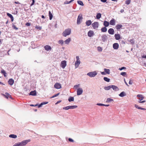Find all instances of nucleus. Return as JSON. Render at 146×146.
<instances>
[{
    "instance_id": "f257e3e1",
    "label": "nucleus",
    "mask_w": 146,
    "mask_h": 146,
    "mask_svg": "<svg viewBox=\"0 0 146 146\" xmlns=\"http://www.w3.org/2000/svg\"><path fill=\"white\" fill-rule=\"evenodd\" d=\"M30 141V139L24 140L21 142L16 143L13 146H25L28 142Z\"/></svg>"
},
{
    "instance_id": "f03ea898",
    "label": "nucleus",
    "mask_w": 146,
    "mask_h": 146,
    "mask_svg": "<svg viewBox=\"0 0 146 146\" xmlns=\"http://www.w3.org/2000/svg\"><path fill=\"white\" fill-rule=\"evenodd\" d=\"M71 31L70 29H67L65 30L62 34L63 36L66 37L67 36L70 35L71 33Z\"/></svg>"
},
{
    "instance_id": "7ed1b4c3",
    "label": "nucleus",
    "mask_w": 146,
    "mask_h": 146,
    "mask_svg": "<svg viewBox=\"0 0 146 146\" xmlns=\"http://www.w3.org/2000/svg\"><path fill=\"white\" fill-rule=\"evenodd\" d=\"M97 74V73L96 71L93 72H91L88 73L87 74V75L89 76L90 77H94Z\"/></svg>"
},
{
    "instance_id": "20e7f679",
    "label": "nucleus",
    "mask_w": 146,
    "mask_h": 146,
    "mask_svg": "<svg viewBox=\"0 0 146 146\" xmlns=\"http://www.w3.org/2000/svg\"><path fill=\"white\" fill-rule=\"evenodd\" d=\"M83 19L82 15L80 14L78 16L77 21V25H79L80 24L82 21Z\"/></svg>"
},
{
    "instance_id": "39448f33",
    "label": "nucleus",
    "mask_w": 146,
    "mask_h": 146,
    "mask_svg": "<svg viewBox=\"0 0 146 146\" xmlns=\"http://www.w3.org/2000/svg\"><path fill=\"white\" fill-rule=\"evenodd\" d=\"M76 59L77 60L75 63V66L76 68H77L79 66L80 62L78 56H77Z\"/></svg>"
},
{
    "instance_id": "423d86ee",
    "label": "nucleus",
    "mask_w": 146,
    "mask_h": 146,
    "mask_svg": "<svg viewBox=\"0 0 146 146\" xmlns=\"http://www.w3.org/2000/svg\"><path fill=\"white\" fill-rule=\"evenodd\" d=\"M108 38V37L106 34H103L101 36V40L104 42L106 41Z\"/></svg>"
},
{
    "instance_id": "0eeeda50",
    "label": "nucleus",
    "mask_w": 146,
    "mask_h": 146,
    "mask_svg": "<svg viewBox=\"0 0 146 146\" xmlns=\"http://www.w3.org/2000/svg\"><path fill=\"white\" fill-rule=\"evenodd\" d=\"M92 25L93 28L96 29L98 27L99 24L98 22H95L92 24Z\"/></svg>"
},
{
    "instance_id": "6e6552de",
    "label": "nucleus",
    "mask_w": 146,
    "mask_h": 146,
    "mask_svg": "<svg viewBox=\"0 0 146 146\" xmlns=\"http://www.w3.org/2000/svg\"><path fill=\"white\" fill-rule=\"evenodd\" d=\"M66 65V62L65 60H63L61 62L60 66L63 68H65Z\"/></svg>"
},
{
    "instance_id": "1a4fd4ad",
    "label": "nucleus",
    "mask_w": 146,
    "mask_h": 146,
    "mask_svg": "<svg viewBox=\"0 0 146 146\" xmlns=\"http://www.w3.org/2000/svg\"><path fill=\"white\" fill-rule=\"evenodd\" d=\"M83 92L82 89L81 88H79L77 89V94L78 95H80Z\"/></svg>"
},
{
    "instance_id": "9d476101",
    "label": "nucleus",
    "mask_w": 146,
    "mask_h": 146,
    "mask_svg": "<svg viewBox=\"0 0 146 146\" xmlns=\"http://www.w3.org/2000/svg\"><path fill=\"white\" fill-rule=\"evenodd\" d=\"M54 87L56 89H59L61 88V86L60 83H56L54 85Z\"/></svg>"
},
{
    "instance_id": "9b49d317",
    "label": "nucleus",
    "mask_w": 146,
    "mask_h": 146,
    "mask_svg": "<svg viewBox=\"0 0 146 146\" xmlns=\"http://www.w3.org/2000/svg\"><path fill=\"white\" fill-rule=\"evenodd\" d=\"M108 33L110 35H113L114 33V31L112 28L110 29L108 31Z\"/></svg>"
},
{
    "instance_id": "f8f14e48",
    "label": "nucleus",
    "mask_w": 146,
    "mask_h": 146,
    "mask_svg": "<svg viewBox=\"0 0 146 146\" xmlns=\"http://www.w3.org/2000/svg\"><path fill=\"white\" fill-rule=\"evenodd\" d=\"M2 94L5 96V97L7 98H10L11 99L12 98L11 96L7 92H6L5 93V95Z\"/></svg>"
},
{
    "instance_id": "ddd939ff",
    "label": "nucleus",
    "mask_w": 146,
    "mask_h": 146,
    "mask_svg": "<svg viewBox=\"0 0 146 146\" xmlns=\"http://www.w3.org/2000/svg\"><path fill=\"white\" fill-rule=\"evenodd\" d=\"M14 82V80L12 78L9 79L8 81V84L11 85H13Z\"/></svg>"
},
{
    "instance_id": "4468645a",
    "label": "nucleus",
    "mask_w": 146,
    "mask_h": 146,
    "mask_svg": "<svg viewBox=\"0 0 146 146\" xmlns=\"http://www.w3.org/2000/svg\"><path fill=\"white\" fill-rule=\"evenodd\" d=\"M115 21L114 19H113L110 21L109 24L111 25H114L115 24Z\"/></svg>"
},
{
    "instance_id": "2eb2a0df",
    "label": "nucleus",
    "mask_w": 146,
    "mask_h": 146,
    "mask_svg": "<svg viewBox=\"0 0 146 146\" xmlns=\"http://www.w3.org/2000/svg\"><path fill=\"white\" fill-rule=\"evenodd\" d=\"M119 46V44L116 43L113 44V48L115 49H117L118 48Z\"/></svg>"
},
{
    "instance_id": "dca6fc26",
    "label": "nucleus",
    "mask_w": 146,
    "mask_h": 146,
    "mask_svg": "<svg viewBox=\"0 0 146 146\" xmlns=\"http://www.w3.org/2000/svg\"><path fill=\"white\" fill-rule=\"evenodd\" d=\"M94 33L92 31H90L88 32V36L91 37L94 35Z\"/></svg>"
},
{
    "instance_id": "f3484780",
    "label": "nucleus",
    "mask_w": 146,
    "mask_h": 146,
    "mask_svg": "<svg viewBox=\"0 0 146 146\" xmlns=\"http://www.w3.org/2000/svg\"><path fill=\"white\" fill-rule=\"evenodd\" d=\"M111 88H112L115 91H118L119 90L117 86L114 85H111Z\"/></svg>"
},
{
    "instance_id": "a211bd4d",
    "label": "nucleus",
    "mask_w": 146,
    "mask_h": 146,
    "mask_svg": "<svg viewBox=\"0 0 146 146\" xmlns=\"http://www.w3.org/2000/svg\"><path fill=\"white\" fill-rule=\"evenodd\" d=\"M45 49L47 51L51 50V47L49 45H46L44 47Z\"/></svg>"
},
{
    "instance_id": "6ab92c4d",
    "label": "nucleus",
    "mask_w": 146,
    "mask_h": 146,
    "mask_svg": "<svg viewBox=\"0 0 146 146\" xmlns=\"http://www.w3.org/2000/svg\"><path fill=\"white\" fill-rule=\"evenodd\" d=\"M115 39L117 40H119L120 39V36L119 34H115L114 35Z\"/></svg>"
},
{
    "instance_id": "aec40b11",
    "label": "nucleus",
    "mask_w": 146,
    "mask_h": 146,
    "mask_svg": "<svg viewBox=\"0 0 146 146\" xmlns=\"http://www.w3.org/2000/svg\"><path fill=\"white\" fill-rule=\"evenodd\" d=\"M122 27V25L121 24H117L116 25L115 28L117 31H119L121 28Z\"/></svg>"
},
{
    "instance_id": "412c9836",
    "label": "nucleus",
    "mask_w": 146,
    "mask_h": 146,
    "mask_svg": "<svg viewBox=\"0 0 146 146\" xmlns=\"http://www.w3.org/2000/svg\"><path fill=\"white\" fill-rule=\"evenodd\" d=\"M109 23L106 21H104V22L103 25L104 26V27H108L109 25Z\"/></svg>"
},
{
    "instance_id": "4be33fe9",
    "label": "nucleus",
    "mask_w": 146,
    "mask_h": 146,
    "mask_svg": "<svg viewBox=\"0 0 146 146\" xmlns=\"http://www.w3.org/2000/svg\"><path fill=\"white\" fill-rule=\"evenodd\" d=\"M7 15L11 19V21L13 22L14 20V18L12 15L9 13H7Z\"/></svg>"
},
{
    "instance_id": "5701e85b",
    "label": "nucleus",
    "mask_w": 146,
    "mask_h": 146,
    "mask_svg": "<svg viewBox=\"0 0 146 146\" xmlns=\"http://www.w3.org/2000/svg\"><path fill=\"white\" fill-rule=\"evenodd\" d=\"M29 95H32L33 96H35L36 95V92L35 90L33 91H31L30 92L29 94Z\"/></svg>"
},
{
    "instance_id": "b1692460",
    "label": "nucleus",
    "mask_w": 146,
    "mask_h": 146,
    "mask_svg": "<svg viewBox=\"0 0 146 146\" xmlns=\"http://www.w3.org/2000/svg\"><path fill=\"white\" fill-rule=\"evenodd\" d=\"M137 97L141 98L139 99V100H140L139 101H141L142 100H143L144 98V97H143L142 95L141 94H138L137 95Z\"/></svg>"
},
{
    "instance_id": "393cba45",
    "label": "nucleus",
    "mask_w": 146,
    "mask_h": 146,
    "mask_svg": "<svg viewBox=\"0 0 146 146\" xmlns=\"http://www.w3.org/2000/svg\"><path fill=\"white\" fill-rule=\"evenodd\" d=\"M92 22L90 20L87 21L86 22V25L89 26L92 24Z\"/></svg>"
},
{
    "instance_id": "a878e982",
    "label": "nucleus",
    "mask_w": 146,
    "mask_h": 146,
    "mask_svg": "<svg viewBox=\"0 0 146 146\" xmlns=\"http://www.w3.org/2000/svg\"><path fill=\"white\" fill-rule=\"evenodd\" d=\"M9 137L14 139H15L17 138V135L14 134H11L9 135Z\"/></svg>"
},
{
    "instance_id": "bb28decb",
    "label": "nucleus",
    "mask_w": 146,
    "mask_h": 146,
    "mask_svg": "<svg viewBox=\"0 0 146 146\" xmlns=\"http://www.w3.org/2000/svg\"><path fill=\"white\" fill-rule=\"evenodd\" d=\"M71 38H68V39H66L64 41V43L65 44H69Z\"/></svg>"
},
{
    "instance_id": "cd10ccee",
    "label": "nucleus",
    "mask_w": 146,
    "mask_h": 146,
    "mask_svg": "<svg viewBox=\"0 0 146 146\" xmlns=\"http://www.w3.org/2000/svg\"><path fill=\"white\" fill-rule=\"evenodd\" d=\"M107 30V29L106 27H104L102 28L101 29V31L102 32H106Z\"/></svg>"
},
{
    "instance_id": "c85d7f7f",
    "label": "nucleus",
    "mask_w": 146,
    "mask_h": 146,
    "mask_svg": "<svg viewBox=\"0 0 146 146\" xmlns=\"http://www.w3.org/2000/svg\"><path fill=\"white\" fill-rule=\"evenodd\" d=\"M126 95V94L124 92H121L119 94V96L121 97H123Z\"/></svg>"
},
{
    "instance_id": "c756f323",
    "label": "nucleus",
    "mask_w": 146,
    "mask_h": 146,
    "mask_svg": "<svg viewBox=\"0 0 146 146\" xmlns=\"http://www.w3.org/2000/svg\"><path fill=\"white\" fill-rule=\"evenodd\" d=\"M113 100L110 98H108L106 101V102L107 103H109L110 102H113Z\"/></svg>"
},
{
    "instance_id": "7c9ffc66",
    "label": "nucleus",
    "mask_w": 146,
    "mask_h": 146,
    "mask_svg": "<svg viewBox=\"0 0 146 146\" xmlns=\"http://www.w3.org/2000/svg\"><path fill=\"white\" fill-rule=\"evenodd\" d=\"M48 14L49 17V19L50 20H51L52 19L53 15L51 13V12L50 11H49Z\"/></svg>"
},
{
    "instance_id": "2f4dec72",
    "label": "nucleus",
    "mask_w": 146,
    "mask_h": 146,
    "mask_svg": "<svg viewBox=\"0 0 146 146\" xmlns=\"http://www.w3.org/2000/svg\"><path fill=\"white\" fill-rule=\"evenodd\" d=\"M104 72H106L107 74H110V70L109 69L104 68Z\"/></svg>"
},
{
    "instance_id": "473e14b6",
    "label": "nucleus",
    "mask_w": 146,
    "mask_h": 146,
    "mask_svg": "<svg viewBox=\"0 0 146 146\" xmlns=\"http://www.w3.org/2000/svg\"><path fill=\"white\" fill-rule=\"evenodd\" d=\"M101 17V14L100 13H98L97 14L96 18L97 19H99Z\"/></svg>"
},
{
    "instance_id": "72a5a7b5",
    "label": "nucleus",
    "mask_w": 146,
    "mask_h": 146,
    "mask_svg": "<svg viewBox=\"0 0 146 146\" xmlns=\"http://www.w3.org/2000/svg\"><path fill=\"white\" fill-rule=\"evenodd\" d=\"M74 98L73 97L70 96L68 99V100L69 102H72L74 101Z\"/></svg>"
},
{
    "instance_id": "f704fd0d",
    "label": "nucleus",
    "mask_w": 146,
    "mask_h": 146,
    "mask_svg": "<svg viewBox=\"0 0 146 146\" xmlns=\"http://www.w3.org/2000/svg\"><path fill=\"white\" fill-rule=\"evenodd\" d=\"M111 88V85L104 87V89L106 90H109Z\"/></svg>"
},
{
    "instance_id": "c9c22d12",
    "label": "nucleus",
    "mask_w": 146,
    "mask_h": 146,
    "mask_svg": "<svg viewBox=\"0 0 146 146\" xmlns=\"http://www.w3.org/2000/svg\"><path fill=\"white\" fill-rule=\"evenodd\" d=\"M77 3L78 4L81 6H83L84 5L83 2L80 0H78L77 1Z\"/></svg>"
},
{
    "instance_id": "e433bc0d",
    "label": "nucleus",
    "mask_w": 146,
    "mask_h": 146,
    "mask_svg": "<svg viewBox=\"0 0 146 146\" xmlns=\"http://www.w3.org/2000/svg\"><path fill=\"white\" fill-rule=\"evenodd\" d=\"M70 109H75L77 107V106H69Z\"/></svg>"
},
{
    "instance_id": "4c0bfd02",
    "label": "nucleus",
    "mask_w": 146,
    "mask_h": 146,
    "mask_svg": "<svg viewBox=\"0 0 146 146\" xmlns=\"http://www.w3.org/2000/svg\"><path fill=\"white\" fill-rule=\"evenodd\" d=\"M1 73L3 74L4 75V76L5 77H6V74H7V73L4 70H1Z\"/></svg>"
},
{
    "instance_id": "58836bf2",
    "label": "nucleus",
    "mask_w": 146,
    "mask_h": 146,
    "mask_svg": "<svg viewBox=\"0 0 146 146\" xmlns=\"http://www.w3.org/2000/svg\"><path fill=\"white\" fill-rule=\"evenodd\" d=\"M104 80L106 81L109 82L110 81V79L107 77H104Z\"/></svg>"
},
{
    "instance_id": "ea45409f",
    "label": "nucleus",
    "mask_w": 146,
    "mask_h": 146,
    "mask_svg": "<svg viewBox=\"0 0 146 146\" xmlns=\"http://www.w3.org/2000/svg\"><path fill=\"white\" fill-rule=\"evenodd\" d=\"M58 43L59 44H60L62 45L64 43V41L62 40H60L58 41Z\"/></svg>"
},
{
    "instance_id": "a19ab883",
    "label": "nucleus",
    "mask_w": 146,
    "mask_h": 146,
    "mask_svg": "<svg viewBox=\"0 0 146 146\" xmlns=\"http://www.w3.org/2000/svg\"><path fill=\"white\" fill-rule=\"evenodd\" d=\"M130 2L131 0H126L125 1V4L127 5H129L130 3Z\"/></svg>"
},
{
    "instance_id": "79ce46f5",
    "label": "nucleus",
    "mask_w": 146,
    "mask_h": 146,
    "mask_svg": "<svg viewBox=\"0 0 146 146\" xmlns=\"http://www.w3.org/2000/svg\"><path fill=\"white\" fill-rule=\"evenodd\" d=\"M120 74L123 76H125L126 75V73L125 72H122Z\"/></svg>"
},
{
    "instance_id": "37998d69",
    "label": "nucleus",
    "mask_w": 146,
    "mask_h": 146,
    "mask_svg": "<svg viewBox=\"0 0 146 146\" xmlns=\"http://www.w3.org/2000/svg\"><path fill=\"white\" fill-rule=\"evenodd\" d=\"M72 2V1H71V0L70 1H66L64 2V4H70V3H71Z\"/></svg>"
},
{
    "instance_id": "c03bdc74",
    "label": "nucleus",
    "mask_w": 146,
    "mask_h": 146,
    "mask_svg": "<svg viewBox=\"0 0 146 146\" xmlns=\"http://www.w3.org/2000/svg\"><path fill=\"white\" fill-rule=\"evenodd\" d=\"M69 109H70L69 108V106H68L66 107H65L63 108V110H68Z\"/></svg>"
},
{
    "instance_id": "a18cd8bd",
    "label": "nucleus",
    "mask_w": 146,
    "mask_h": 146,
    "mask_svg": "<svg viewBox=\"0 0 146 146\" xmlns=\"http://www.w3.org/2000/svg\"><path fill=\"white\" fill-rule=\"evenodd\" d=\"M59 94H60L59 93H58L57 94L54 95L53 96H52L51 97V98H54L55 97H56V96H58V95H59Z\"/></svg>"
},
{
    "instance_id": "49530a36",
    "label": "nucleus",
    "mask_w": 146,
    "mask_h": 146,
    "mask_svg": "<svg viewBox=\"0 0 146 146\" xmlns=\"http://www.w3.org/2000/svg\"><path fill=\"white\" fill-rule=\"evenodd\" d=\"M35 28L36 29H39L40 30L42 29V27H41L38 26H35Z\"/></svg>"
},
{
    "instance_id": "de8ad7c7",
    "label": "nucleus",
    "mask_w": 146,
    "mask_h": 146,
    "mask_svg": "<svg viewBox=\"0 0 146 146\" xmlns=\"http://www.w3.org/2000/svg\"><path fill=\"white\" fill-rule=\"evenodd\" d=\"M12 27H13L14 29H15L16 30H17L18 29V28L16 26L14 25H12Z\"/></svg>"
},
{
    "instance_id": "09e8293b",
    "label": "nucleus",
    "mask_w": 146,
    "mask_h": 146,
    "mask_svg": "<svg viewBox=\"0 0 146 146\" xmlns=\"http://www.w3.org/2000/svg\"><path fill=\"white\" fill-rule=\"evenodd\" d=\"M130 42L131 44H134V41L133 39H132L130 40Z\"/></svg>"
},
{
    "instance_id": "8fccbe9b",
    "label": "nucleus",
    "mask_w": 146,
    "mask_h": 146,
    "mask_svg": "<svg viewBox=\"0 0 146 146\" xmlns=\"http://www.w3.org/2000/svg\"><path fill=\"white\" fill-rule=\"evenodd\" d=\"M97 49L99 51H101L102 50V49L100 47H98Z\"/></svg>"
},
{
    "instance_id": "3c124183",
    "label": "nucleus",
    "mask_w": 146,
    "mask_h": 146,
    "mask_svg": "<svg viewBox=\"0 0 146 146\" xmlns=\"http://www.w3.org/2000/svg\"><path fill=\"white\" fill-rule=\"evenodd\" d=\"M126 68L125 67H122L121 68H119V70H121L123 69H125Z\"/></svg>"
},
{
    "instance_id": "603ef678",
    "label": "nucleus",
    "mask_w": 146,
    "mask_h": 146,
    "mask_svg": "<svg viewBox=\"0 0 146 146\" xmlns=\"http://www.w3.org/2000/svg\"><path fill=\"white\" fill-rule=\"evenodd\" d=\"M135 107L136 108H137V109H140V108H141V107H139V106H137V105L136 104H135Z\"/></svg>"
},
{
    "instance_id": "864d4df0",
    "label": "nucleus",
    "mask_w": 146,
    "mask_h": 146,
    "mask_svg": "<svg viewBox=\"0 0 146 146\" xmlns=\"http://www.w3.org/2000/svg\"><path fill=\"white\" fill-rule=\"evenodd\" d=\"M69 141L71 142H73L74 141V140L71 138H69L68 139Z\"/></svg>"
},
{
    "instance_id": "5fc2aeb1",
    "label": "nucleus",
    "mask_w": 146,
    "mask_h": 146,
    "mask_svg": "<svg viewBox=\"0 0 146 146\" xmlns=\"http://www.w3.org/2000/svg\"><path fill=\"white\" fill-rule=\"evenodd\" d=\"M97 105L98 106H104V104H101V103H98L97 104Z\"/></svg>"
},
{
    "instance_id": "6e6d98bb",
    "label": "nucleus",
    "mask_w": 146,
    "mask_h": 146,
    "mask_svg": "<svg viewBox=\"0 0 146 146\" xmlns=\"http://www.w3.org/2000/svg\"><path fill=\"white\" fill-rule=\"evenodd\" d=\"M132 83H133V81H132V80L131 79L130 80L129 82V84L131 85L132 84Z\"/></svg>"
},
{
    "instance_id": "4d7b16f0",
    "label": "nucleus",
    "mask_w": 146,
    "mask_h": 146,
    "mask_svg": "<svg viewBox=\"0 0 146 146\" xmlns=\"http://www.w3.org/2000/svg\"><path fill=\"white\" fill-rule=\"evenodd\" d=\"M79 85L80 84H79L78 85H75L74 86V88L76 89L79 87Z\"/></svg>"
},
{
    "instance_id": "13d9d810",
    "label": "nucleus",
    "mask_w": 146,
    "mask_h": 146,
    "mask_svg": "<svg viewBox=\"0 0 146 146\" xmlns=\"http://www.w3.org/2000/svg\"><path fill=\"white\" fill-rule=\"evenodd\" d=\"M25 25L27 26H29L31 25V23H26Z\"/></svg>"
},
{
    "instance_id": "bf43d9fd",
    "label": "nucleus",
    "mask_w": 146,
    "mask_h": 146,
    "mask_svg": "<svg viewBox=\"0 0 146 146\" xmlns=\"http://www.w3.org/2000/svg\"><path fill=\"white\" fill-rule=\"evenodd\" d=\"M48 102H42L41 103L42 104V105H45V104H48Z\"/></svg>"
},
{
    "instance_id": "052dcab7",
    "label": "nucleus",
    "mask_w": 146,
    "mask_h": 146,
    "mask_svg": "<svg viewBox=\"0 0 146 146\" xmlns=\"http://www.w3.org/2000/svg\"><path fill=\"white\" fill-rule=\"evenodd\" d=\"M35 3V0H32V3L31 4V6H32L34 5V3Z\"/></svg>"
},
{
    "instance_id": "680f3d73",
    "label": "nucleus",
    "mask_w": 146,
    "mask_h": 146,
    "mask_svg": "<svg viewBox=\"0 0 146 146\" xmlns=\"http://www.w3.org/2000/svg\"><path fill=\"white\" fill-rule=\"evenodd\" d=\"M124 81L125 82V84H126V85L127 86H129V85H128V84H127V82H126L125 80V78H124Z\"/></svg>"
},
{
    "instance_id": "e2e57ef3",
    "label": "nucleus",
    "mask_w": 146,
    "mask_h": 146,
    "mask_svg": "<svg viewBox=\"0 0 146 146\" xmlns=\"http://www.w3.org/2000/svg\"><path fill=\"white\" fill-rule=\"evenodd\" d=\"M107 0H100L103 3L106 2Z\"/></svg>"
},
{
    "instance_id": "0e129e2a",
    "label": "nucleus",
    "mask_w": 146,
    "mask_h": 146,
    "mask_svg": "<svg viewBox=\"0 0 146 146\" xmlns=\"http://www.w3.org/2000/svg\"><path fill=\"white\" fill-rule=\"evenodd\" d=\"M42 106V103H41L38 106V108H39L41 107Z\"/></svg>"
},
{
    "instance_id": "69168bd1",
    "label": "nucleus",
    "mask_w": 146,
    "mask_h": 146,
    "mask_svg": "<svg viewBox=\"0 0 146 146\" xmlns=\"http://www.w3.org/2000/svg\"><path fill=\"white\" fill-rule=\"evenodd\" d=\"M145 102V100H143V101H139V103H144Z\"/></svg>"
},
{
    "instance_id": "338daca9",
    "label": "nucleus",
    "mask_w": 146,
    "mask_h": 146,
    "mask_svg": "<svg viewBox=\"0 0 146 146\" xmlns=\"http://www.w3.org/2000/svg\"><path fill=\"white\" fill-rule=\"evenodd\" d=\"M140 110H146V109L145 108H141V107Z\"/></svg>"
},
{
    "instance_id": "774afa93",
    "label": "nucleus",
    "mask_w": 146,
    "mask_h": 146,
    "mask_svg": "<svg viewBox=\"0 0 146 146\" xmlns=\"http://www.w3.org/2000/svg\"><path fill=\"white\" fill-rule=\"evenodd\" d=\"M142 58H146V55H143L142 56Z\"/></svg>"
}]
</instances>
